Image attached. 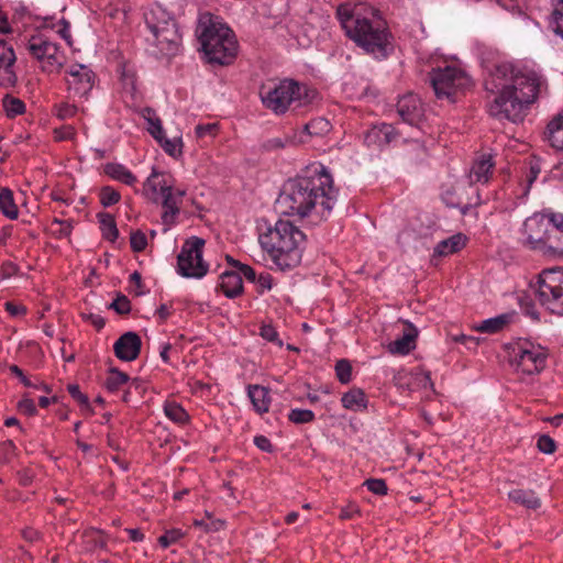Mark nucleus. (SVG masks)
Wrapping results in <instances>:
<instances>
[{
    "mask_svg": "<svg viewBox=\"0 0 563 563\" xmlns=\"http://www.w3.org/2000/svg\"><path fill=\"white\" fill-rule=\"evenodd\" d=\"M342 406L350 410H358L366 408V396L360 388H353L342 396Z\"/></svg>",
    "mask_w": 563,
    "mask_h": 563,
    "instance_id": "2f4dec72",
    "label": "nucleus"
},
{
    "mask_svg": "<svg viewBox=\"0 0 563 563\" xmlns=\"http://www.w3.org/2000/svg\"><path fill=\"white\" fill-rule=\"evenodd\" d=\"M358 512H360V510H358L357 506L350 504L346 507L341 509L340 519H342V520L352 519L354 517V515H356Z\"/></svg>",
    "mask_w": 563,
    "mask_h": 563,
    "instance_id": "338daca9",
    "label": "nucleus"
},
{
    "mask_svg": "<svg viewBox=\"0 0 563 563\" xmlns=\"http://www.w3.org/2000/svg\"><path fill=\"white\" fill-rule=\"evenodd\" d=\"M260 334L263 339L268 342L277 343L278 346L283 345V342L278 339L276 329L271 324H263L260 330Z\"/></svg>",
    "mask_w": 563,
    "mask_h": 563,
    "instance_id": "6e6d98bb",
    "label": "nucleus"
},
{
    "mask_svg": "<svg viewBox=\"0 0 563 563\" xmlns=\"http://www.w3.org/2000/svg\"><path fill=\"white\" fill-rule=\"evenodd\" d=\"M110 308L119 314H128L131 311V302L124 295H119L110 305Z\"/></svg>",
    "mask_w": 563,
    "mask_h": 563,
    "instance_id": "3c124183",
    "label": "nucleus"
},
{
    "mask_svg": "<svg viewBox=\"0 0 563 563\" xmlns=\"http://www.w3.org/2000/svg\"><path fill=\"white\" fill-rule=\"evenodd\" d=\"M512 313H503L497 317L482 321L475 330L484 333H498L503 331L512 320Z\"/></svg>",
    "mask_w": 563,
    "mask_h": 563,
    "instance_id": "c85d7f7f",
    "label": "nucleus"
},
{
    "mask_svg": "<svg viewBox=\"0 0 563 563\" xmlns=\"http://www.w3.org/2000/svg\"><path fill=\"white\" fill-rule=\"evenodd\" d=\"M29 53L41 63L43 71L59 73L65 64V55L59 46L44 35H33L26 44Z\"/></svg>",
    "mask_w": 563,
    "mask_h": 563,
    "instance_id": "9b49d317",
    "label": "nucleus"
},
{
    "mask_svg": "<svg viewBox=\"0 0 563 563\" xmlns=\"http://www.w3.org/2000/svg\"><path fill=\"white\" fill-rule=\"evenodd\" d=\"M335 374L340 383L347 384L352 378V366L349 361L340 360L335 364Z\"/></svg>",
    "mask_w": 563,
    "mask_h": 563,
    "instance_id": "79ce46f5",
    "label": "nucleus"
},
{
    "mask_svg": "<svg viewBox=\"0 0 563 563\" xmlns=\"http://www.w3.org/2000/svg\"><path fill=\"white\" fill-rule=\"evenodd\" d=\"M466 244V236L462 233L454 234L446 240H443L434 247V255L448 256L462 250Z\"/></svg>",
    "mask_w": 563,
    "mask_h": 563,
    "instance_id": "bb28decb",
    "label": "nucleus"
},
{
    "mask_svg": "<svg viewBox=\"0 0 563 563\" xmlns=\"http://www.w3.org/2000/svg\"><path fill=\"white\" fill-rule=\"evenodd\" d=\"M130 245L133 252H143L147 246V239L144 232H142L141 230L131 232Z\"/></svg>",
    "mask_w": 563,
    "mask_h": 563,
    "instance_id": "c03bdc74",
    "label": "nucleus"
},
{
    "mask_svg": "<svg viewBox=\"0 0 563 563\" xmlns=\"http://www.w3.org/2000/svg\"><path fill=\"white\" fill-rule=\"evenodd\" d=\"M249 397L258 413L267 412L271 398L269 389L261 385H251L247 389Z\"/></svg>",
    "mask_w": 563,
    "mask_h": 563,
    "instance_id": "a878e982",
    "label": "nucleus"
},
{
    "mask_svg": "<svg viewBox=\"0 0 563 563\" xmlns=\"http://www.w3.org/2000/svg\"><path fill=\"white\" fill-rule=\"evenodd\" d=\"M430 82L438 99L455 102L472 84L471 78L454 66L439 67L430 73Z\"/></svg>",
    "mask_w": 563,
    "mask_h": 563,
    "instance_id": "0eeeda50",
    "label": "nucleus"
},
{
    "mask_svg": "<svg viewBox=\"0 0 563 563\" xmlns=\"http://www.w3.org/2000/svg\"><path fill=\"white\" fill-rule=\"evenodd\" d=\"M254 444L264 452H273V444L265 435H257L254 438Z\"/></svg>",
    "mask_w": 563,
    "mask_h": 563,
    "instance_id": "69168bd1",
    "label": "nucleus"
},
{
    "mask_svg": "<svg viewBox=\"0 0 563 563\" xmlns=\"http://www.w3.org/2000/svg\"><path fill=\"white\" fill-rule=\"evenodd\" d=\"M541 85L534 70L507 62L495 65L485 82L486 90L496 95L487 106L488 113L499 120L521 121L523 109L538 99Z\"/></svg>",
    "mask_w": 563,
    "mask_h": 563,
    "instance_id": "f257e3e1",
    "label": "nucleus"
},
{
    "mask_svg": "<svg viewBox=\"0 0 563 563\" xmlns=\"http://www.w3.org/2000/svg\"><path fill=\"white\" fill-rule=\"evenodd\" d=\"M331 130L330 122L324 118H316L303 125V133L308 136H323Z\"/></svg>",
    "mask_w": 563,
    "mask_h": 563,
    "instance_id": "c9c22d12",
    "label": "nucleus"
},
{
    "mask_svg": "<svg viewBox=\"0 0 563 563\" xmlns=\"http://www.w3.org/2000/svg\"><path fill=\"white\" fill-rule=\"evenodd\" d=\"M395 129L390 124H382L379 126H374L372 130H369L366 134V142L368 144L371 143H377L379 146L382 145H388L394 139H395Z\"/></svg>",
    "mask_w": 563,
    "mask_h": 563,
    "instance_id": "cd10ccee",
    "label": "nucleus"
},
{
    "mask_svg": "<svg viewBox=\"0 0 563 563\" xmlns=\"http://www.w3.org/2000/svg\"><path fill=\"white\" fill-rule=\"evenodd\" d=\"M19 272V267L13 262H4L0 267V273L3 278L14 276Z\"/></svg>",
    "mask_w": 563,
    "mask_h": 563,
    "instance_id": "0e129e2a",
    "label": "nucleus"
},
{
    "mask_svg": "<svg viewBox=\"0 0 563 563\" xmlns=\"http://www.w3.org/2000/svg\"><path fill=\"white\" fill-rule=\"evenodd\" d=\"M164 412L172 421L177 423H186L189 420L187 411L175 401H166Z\"/></svg>",
    "mask_w": 563,
    "mask_h": 563,
    "instance_id": "58836bf2",
    "label": "nucleus"
},
{
    "mask_svg": "<svg viewBox=\"0 0 563 563\" xmlns=\"http://www.w3.org/2000/svg\"><path fill=\"white\" fill-rule=\"evenodd\" d=\"M0 210L9 219H16L19 210L13 200V194L10 189L3 188L0 191Z\"/></svg>",
    "mask_w": 563,
    "mask_h": 563,
    "instance_id": "f704fd0d",
    "label": "nucleus"
},
{
    "mask_svg": "<svg viewBox=\"0 0 563 563\" xmlns=\"http://www.w3.org/2000/svg\"><path fill=\"white\" fill-rule=\"evenodd\" d=\"M68 92L73 97H87L95 84V74L86 65L77 64L69 67L65 77Z\"/></svg>",
    "mask_w": 563,
    "mask_h": 563,
    "instance_id": "ddd939ff",
    "label": "nucleus"
},
{
    "mask_svg": "<svg viewBox=\"0 0 563 563\" xmlns=\"http://www.w3.org/2000/svg\"><path fill=\"white\" fill-rule=\"evenodd\" d=\"M549 219L551 223V234L555 238L551 241L554 243V260L563 258V213L549 210Z\"/></svg>",
    "mask_w": 563,
    "mask_h": 563,
    "instance_id": "412c9836",
    "label": "nucleus"
},
{
    "mask_svg": "<svg viewBox=\"0 0 563 563\" xmlns=\"http://www.w3.org/2000/svg\"><path fill=\"white\" fill-rule=\"evenodd\" d=\"M220 288L228 298H235L243 291V280L236 272H224L220 276Z\"/></svg>",
    "mask_w": 563,
    "mask_h": 563,
    "instance_id": "b1692460",
    "label": "nucleus"
},
{
    "mask_svg": "<svg viewBox=\"0 0 563 563\" xmlns=\"http://www.w3.org/2000/svg\"><path fill=\"white\" fill-rule=\"evenodd\" d=\"M336 14L346 36L358 47L377 58L387 57L391 49V34L377 10L371 9L372 18H367L362 16L357 9L351 11L340 5Z\"/></svg>",
    "mask_w": 563,
    "mask_h": 563,
    "instance_id": "7ed1b4c3",
    "label": "nucleus"
},
{
    "mask_svg": "<svg viewBox=\"0 0 563 563\" xmlns=\"http://www.w3.org/2000/svg\"><path fill=\"white\" fill-rule=\"evenodd\" d=\"M526 244L533 251L540 252L543 256L554 258L555 236L551 234L549 210L537 212L529 217L523 223Z\"/></svg>",
    "mask_w": 563,
    "mask_h": 563,
    "instance_id": "6e6552de",
    "label": "nucleus"
},
{
    "mask_svg": "<svg viewBox=\"0 0 563 563\" xmlns=\"http://www.w3.org/2000/svg\"><path fill=\"white\" fill-rule=\"evenodd\" d=\"M511 362L516 365L517 371L533 375L539 374L544 367L548 354L540 345L525 340L515 343L511 346Z\"/></svg>",
    "mask_w": 563,
    "mask_h": 563,
    "instance_id": "f8f14e48",
    "label": "nucleus"
},
{
    "mask_svg": "<svg viewBox=\"0 0 563 563\" xmlns=\"http://www.w3.org/2000/svg\"><path fill=\"white\" fill-rule=\"evenodd\" d=\"M197 33L209 63L229 65L234 60L238 54V41L233 31L218 16L202 15Z\"/></svg>",
    "mask_w": 563,
    "mask_h": 563,
    "instance_id": "39448f33",
    "label": "nucleus"
},
{
    "mask_svg": "<svg viewBox=\"0 0 563 563\" xmlns=\"http://www.w3.org/2000/svg\"><path fill=\"white\" fill-rule=\"evenodd\" d=\"M536 299L551 313L563 316V269H548L540 274Z\"/></svg>",
    "mask_w": 563,
    "mask_h": 563,
    "instance_id": "1a4fd4ad",
    "label": "nucleus"
},
{
    "mask_svg": "<svg viewBox=\"0 0 563 563\" xmlns=\"http://www.w3.org/2000/svg\"><path fill=\"white\" fill-rule=\"evenodd\" d=\"M508 498L527 509L536 510L541 507L540 498L531 489H512L508 493Z\"/></svg>",
    "mask_w": 563,
    "mask_h": 563,
    "instance_id": "393cba45",
    "label": "nucleus"
},
{
    "mask_svg": "<svg viewBox=\"0 0 563 563\" xmlns=\"http://www.w3.org/2000/svg\"><path fill=\"white\" fill-rule=\"evenodd\" d=\"M161 177V174H158L156 170H153L151 176L144 183L143 187L144 194L155 202L158 200V197L162 196L163 185L170 186L166 183L165 179H159Z\"/></svg>",
    "mask_w": 563,
    "mask_h": 563,
    "instance_id": "7c9ffc66",
    "label": "nucleus"
},
{
    "mask_svg": "<svg viewBox=\"0 0 563 563\" xmlns=\"http://www.w3.org/2000/svg\"><path fill=\"white\" fill-rule=\"evenodd\" d=\"M163 150L170 156H177L181 154V141L180 140H169L165 136L162 139V142H158Z\"/></svg>",
    "mask_w": 563,
    "mask_h": 563,
    "instance_id": "603ef678",
    "label": "nucleus"
},
{
    "mask_svg": "<svg viewBox=\"0 0 563 563\" xmlns=\"http://www.w3.org/2000/svg\"><path fill=\"white\" fill-rule=\"evenodd\" d=\"M15 450L16 446L11 440L0 443V461L3 463L9 462L14 455Z\"/></svg>",
    "mask_w": 563,
    "mask_h": 563,
    "instance_id": "4d7b16f0",
    "label": "nucleus"
},
{
    "mask_svg": "<svg viewBox=\"0 0 563 563\" xmlns=\"http://www.w3.org/2000/svg\"><path fill=\"white\" fill-rule=\"evenodd\" d=\"M129 380L128 374L119 371L118 368H110L109 376L104 382L106 388L113 393L121 388L122 385L126 384Z\"/></svg>",
    "mask_w": 563,
    "mask_h": 563,
    "instance_id": "ea45409f",
    "label": "nucleus"
},
{
    "mask_svg": "<svg viewBox=\"0 0 563 563\" xmlns=\"http://www.w3.org/2000/svg\"><path fill=\"white\" fill-rule=\"evenodd\" d=\"M82 544L86 551H96L97 549H104L107 541L101 531L89 529L82 536Z\"/></svg>",
    "mask_w": 563,
    "mask_h": 563,
    "instance_id": "473e14b6",
    "label": "nucleus"
},
{
    "mask_svg": "<svg viewBox=\"0 0 563 563\" xmlns=\"http://www.w3.org/2000/svg\"><path fill=\"white\" fill-rule=\"evenodd\" d=\"M537 446L542 453H545V454H552L556 450L554 440L547 434L539 437Z\"/></svg>",
    "mask_w": 563,
    "mask_h": 563,
    "instance_id": "5fc2aeb1",
    "label": "nucleus"
},
{
    "mask_svg": "<svg viewBox=\"0 0 563 563\" xmlns=\"http://www.w3.org/2000/svg\"><path fill=\"white\" fill-rule=\"evenodd\" d=\"M364 485L367 487L369 492L379 496L386 495L388 490L386 482L380 478L366 479L364 482Z\"/></svg>",
    "mask_w": 563,
    "mask_h": 563,
    "instance_id": "8fccbe9b",
    "label": "nucleus"
},
{
    "mask_svg": "<svg viewBox=\"0 0 563 563\" xmlns=\"http://www.w3.org/2000/svg\"><path fill=\"white\" fill-rule=\"evenodd\" d=\"M22 537L27 542L38 541L41 539V533L33 528H25L22 530Z\"/></svg>",
    "mask_w": 563,
    "mask_h": 563,
    "instance_id": "774afa93",
    "label": "nucleus"
},
{
    "mask_svg": "<svg viewBox=\"0 0 563 563\" xmlns=\"http://www.w3.org/2000/svg\"><path fill=\"white\" fill-rule=\"evenodd\" d=\"M257 286H258V292L262 294L266 289L272 288L273 278L269 274H261L258 277H256Z\"/></svg>",
    "mask_w": 563,
    "mask_h": 563,
    "instance_id": "e2e57ef3",
    "label": "nucleus"
},
{
    "mask_svg": "<svg viewBox=\"0 0 563 563\" xmlns=\"http://www.w3.org/2000/svg\"><path fill=\"white\" fill-rule=\"evenodd\" d=\"M98 218L102 236L110 242H114L119 236V230L113 216L110 213H99Z\"/></svg>",
    "mask_w": 563,
    "mask_h": 563,
    "instance_id": "72a5a7b5",
    "label": "nucleus"
},
{
    "mask_svg": "<svg viewBox=\"0 0 563 563\" xmlns=\"http://www.w3.org/2000/svg\"><path fill=\"white\" fill-rule=\"evenodd\" d=\"M120 194L112 187L106 186L100 191V202L103 207H110L120 201Z\"/></svg>",
    "mask_w": 563,
    "mask_h": 563,
    "instance_id": "a18cd8bd",
    "label": "nucleus"
},
{
    "mask_svg": "<svg viewBox=\"0 0 563 563\" xmlns=\"http://www.w3.org/2000/svg\"><path fill=\"white\" fill-rule=\"evenodd\" d=\"M494 165L490 155H483L479 159L475 161L470 172L471 183H487Z\"/></svg>",
    "mask_w": 563,
    "mask_h": 563,
    "instance_id": "5701e85b",
    "label": "nucleus"
},
{
    "mask_svg": "<svg viewBox=\"0 0 563 563\" xmlns=\"http://www.w3.org/2000/svg\"><path fill=\"white\" fill-rule=\"evenodd\" d=\"M77 108L74 104L60 103L56 107V114L60 119H67L75 115Z\"/></svg>",
    "mask_w": 563,
    "mask_h": 563,
    "instance_id": "bf43d9fd",
    "label": "nucleus"
},
{
    "mask_svg": "<svg viewBox=\"0 0 563 563\" xmlns=\"http://www.w3.org/2000/svg\"><path fill=\"white\" fill-rule=\"evenodd\" d=\"M397 113L401 120L410 125L418 126L424 118L421 100L413 93L401 97L396 104Z\"/></svg>",
    "mask_w": 563,
    "mask_h": 563,
    "instance_id": "dca6fc26",
    "label": "nucleus"
},
{
    "mask_svg": "<svg viewBox=\"0 0 563 563\" xmlns=\"http://www.w3.org/2000/svg\"><path fill=\"white\" fill-rule=\"evenodd\" d=\"M162 207L164 209L162 213V222L163 224L170 227L175 223L176 217L179 214L181 205L178 201V197L174 196L173 186H164L162 187Z\"/></svg>",
    "mask_w": 563,
    "mask_h": 563,
    "instance_id": "a211bd4d",
    "label": "nucleus"
},
{
    "mask_svg": "<svg viewBox=\"0 0 563 563\" xmlns=\"http://www.w3.org/2000/svg\"><path fill=\"white\" fill-rule=\"evenodd\" d=\"M316 96L314 89L294 79H284L275 87L261 91L263 104L276 114H284L291 104H295V108L307 106Z\"/></svg>",
    "mask_w": 563,
    "mask_h": 563,
    "instance_id": "423d86ee",
    "label": "nucleus"
},
{
    "mask_svg": "<svg viewBox=\"0 0 563 563\" xmlns=\"http://www.w3.org/2000/svg\"><path fill=\"white\" fill-rule=\"evenodd\" d=\"M142 340L135 332L123 333L114 343L113 351L115 356L124 362L136 360L141 353Z\"/></svg>",
    "mask_w": 563,
    "mask_h": 563,
    "instance_id": "f3484780",
    "label": "nucleus"
},
{
    "mask_svg": "<svg viewBox=\"0 0 563 563\" xmlns=\"http://www.w3.org/2000/svg\"><path fill=\"white\" fill-rule=\"evenodd\" d=\"M18 408L26 416H34L37 411L33 399L26 397L19 401Z\"/></svg>",
    "mask_w": 563,
    "mask_h": 563,
    "instance_id": "13d9d810",
    "label": "nucleus"
},
{
    "mask_svg": "<svg viewBox=\"0 0 563 563\" xmlns=\"http://www.w3.org/2000/svg\"><path fill=\"white\" fill-rule=\"evenodd\" d=\"M543 136L551 147L563 151V111L548 123Z\"/></svg>",
    "mask_w": 563,
    "mask_h": 563,
    "instance_id": "6ab92c4d",
    "label": "nucleus"
},
{
    "mask_svg": "<svg viewBox=\"0 0 563 563\" xmlns=\"http://www.w3.org/2000/svg\"><path fill=\"white\" fill-rule=\"evenodd\" d=\"M67 390L70 394V396L82 407V410H85L89 415L93 412L88 396L80 391L78 385L69 384L67 386Z\"/></svg>",
    "mask_w": 563,
    "mask_h": 563,
    "instance_id": "a19ab883",
    "label": "nucleus"
},
{
    "mask_svg": "<svg viewBox=\"0 0 563 563\" xmlns=\"http://www.w3.org/2000/svg\"><path fill=\"white\" fill-rule=\"evenodd\" d=\"M4 308L5 311L12 317L23 316L26 313V308L23 305H16L12 301H7L4 303Z\"/></svg>",
    "mask_w": 563,
    "mask_h": 563,
    "instance_id": "680f3d73",
    "label": "nucleus"
},
{
    "mask_svg": "<svg viewBox=\"0 0 563 563\" xmlns=\"http://www.w3.org/2000/svg\"><path fill=\"white\" fill-rule=\"evenodd\" d=\"M290 143H294L292 139H290L289 136H285V137H273V139H269L267 141H265L263 144H262V147L267 151V152H272V151H279V150H283L285 148L288 144Z\"/></svg>",
    "mask_w": 563,
    "mask_h": 563,
    "instance_id": "49530a36",
    "label": "nucleus"
},
{
    "mask_svg": "<svg viewBox=\"0 0 563 563\" xmlns=\"http://www.w3.org/2000/svg\"><path fill=\"white\" fill-rule=\"evenodd\" d=\"M55 139L57 141L71 140L75 135V130L70 125H65L54 130Z\"/></svg>",
    "mask_w": 563,
    "mask_h": 563,
    "instance_id": "052dcab7",
    "label": "nucleus"
},
{
    "mask_svg": "<svg viewBox=\"0 0 563 563\" xmlns=\"http://www.w3.org/2000/svg\"><path fill=\"white\" fill-rule=\"evenodd\" d=\"M554 32L563 37V0H559L552 13Z\"/></svg>",
    "mask_w": 563,
    "mask_h": 563,
    "instance_id": "09e8293b",
    "label": "nucleus"
},
{
    "mask_svg": "<svg viewBox=\"0 0 563 563\" xmlns=\"http://www.w3.org/2000/svg\"><path fill=\"white\" fill-rule=\"evenodd\" d=\"M338 200V190L332 176L323 165L310 170L309 175L299 176L286 183L277 199L283 213L300 218L314 213L327 219Z\"/></svg>",
    "mask_w": 563,
    "mask_h": 563,
    "instance_id": "f03ea898",
    "label": "nucleus"
},
{
    "mask_svg": "<svg viewBox=\"0 0 563 563\" xmlns=\"http://www.w3.org/2000/svg\"><path fill=\"white\" fill-rule=\"evenodd\" d=\"M229 263H231L234 267L239 268L240 273L250 282L255 283L256 280V273L255 271L246 265L242 264L239 261L233 260L231 256H227Z\"/></svg>",
    "mask_w": 563,
    "mask_h": 563,
    "instance_id": "864d4df0",
    "label": "nucleus"
},
{
    "mask_svg": "<svg viewBox=\"0 0 563 563\" xmlns=\"http://www.w3.org/2000/svg\"><path fill=\"white\" fill-rule=\"evenodd\" d=\"M183 537L184 533L180 529H170L158 538V543L162 548H168L169 545L178 542Z\"/></svg>",
    "mask_w": 563,
    "mask_h": 563,
    "instance_id": "de8ad7c7",
    "label": "nucleus"
},
{
    "mask_svg": "<svg viewBox=\"0 0 563 563\" xmlns=\"http://www.w3.org/2000/svg\"><path fill=\"white\" fill-rule=\"evenodd\" d=\"M104 173L125 185L132 186L136 183V177L125 166L117 163H108L104 166Z\"/></svg>",
    "mask_w": 563,
    "mask_h": 563,
    "instance_id": "c756f323",
    "label": "nucleus"
},
{
    "mask_svg": "<svg viewBox=\"0 0 563 563\" xmlns=\"http://www.w3.org/2000/svg\"><path fill=\"white\" fill-rule=\"evenodd\" d=\"M143 117L148 122V132L157 141L162 142V139L165 136L162 122L158 118L155 117V111L151 108H145L143 111Z\"/></svg>",
    "mask_w": 563,
    "mask_h": 563,
    "instance_id": "4c0bfd02",
    "label": "nucleus"
},
{
    "mask_svg": "<svg viewBox=\"0 0 563 563\" xmlns=\"http://www.w3.org/2000/svg\"><path fill=\"white\" fill-rule=\"evenodd\" d=\"M205 240L192 236L185 241L177 256V272L187 278H202L209 269L202 260Z\"/></svg>",
    "mask_w": 563,
    "mask_h": 563,
    "instance_id": "9d476101",
    "label": "nucleus"
},
{
    "mask_svg": "<svg viewBox=\"0 0 563 563\" xmlns=\"http://www.w3.org/2000/svg\"><path fill=\"white\" fill-rule=\"evenodd\" d=\"M145 23L151 32H158L162 26L168 27L170 24H176L161 5H156L145 13Z\"/></svg>",
    "mask_w": 563,
    "mask_h": 563,
    "instance_id": "4be33fe9",
    "label": "nucleus"
},
{
    "mask_svg": "<svg viewBox=\"0 0 563 563\" xmlns=\"http://www.w3.org/2000/svg\"><path fill=\"white\" fill-rule=\"evenodd\" d=\"M152 33V42L157 47L162 56H173L179 49L180 34L177 24L162 26L158 32Z\"/></svg>",
    "mask_w": 563,
    "mask_h": 563,
    "instance_id": "2eb2a0df",
    "label": "nucleus"
},
{
    "mask_svg": "<svg viewBox=\"0 0 563 563\" xmlns=\"http://www.w3.org/2000/svg\"><path fill=\"white\" fill-rule=\"evenodd\" d=\"M2 107L7 117L11 119L23 114L26 109L25 103L20 98L13 97L11 95H5L2 98Z\"/></svg>",
    "mask_w": 563,
    "mask_h": 563,
    "instance_id": "e433bc0d",
    "label": "nucleus"
},
{
    "mask_svg": "<svg viewBox=\"0 0 563 563\" xmlns=\"http://www.w3.org/2000/svg\"><path fill=\"white\" fill-rule=\"evenodd\" d=\"M408 330L404 334L388 344V351L391 354L406 355L416 347L417 330L407 323Z\"/></svg>",
    "mask_w": 563,
    "mask_h": 563,
    "instance_id": "aec40b11",
    "label": "nucleus"
},
{
    "mask_svg": "<svg viewBox=\"0 0 563 563\" xmlns=\"http://www.w3.org/2000/svg\"><path fill=\"white\" fill-rule=\"evenodd\" d=\"M16 56L13 47L5 41H0V86L7 89L14 88L18 75L14 70Z\"/></svg>",
    "mask_w": 563,
    "mask_h": 563,
    "instance_id": "4468645a",
    "label": "nucleus"
},
{
    "mask_svg": "<svg viewBox=\"0 0 563 563\" xmlns=\"http://www.w3.org/2000/svg\"><path fill=\"white\" fill-rule=\"evenodd\" d=\"M306 235L289 220H278L258 236L262 250L280 271L297 267L302 258Z\"/></svg>",
    "mask_w": 563,
    "mask_h": 563,
    "instance_id": "20e7f679",
    "label": "nucleus"
},
{
    "mask_svg": "<svg viewBox=\"0 0 563 563\" xmlns=\"http://www.w3.org/2000/svg\"><path fill=\"white\" fill-rule=\"evenodd\" d=\"M288 419L296 424L308 423L314 420V413L309 409H292Z\"/></svg>",
    "mask_w": 563,
    "mask_h": 563,
    "instance_id": "37998d69",
    "label": "nucleus"
}]
</instances>
